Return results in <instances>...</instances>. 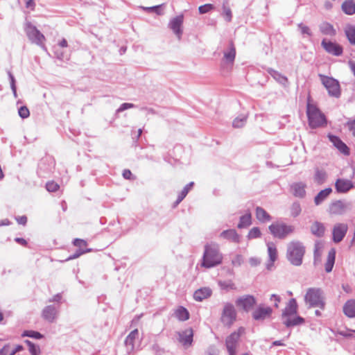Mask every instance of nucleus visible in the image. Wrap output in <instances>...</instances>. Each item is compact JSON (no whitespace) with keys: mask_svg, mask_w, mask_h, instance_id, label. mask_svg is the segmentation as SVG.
Listing matches in <instances>:
<instances>
[{"mask_svg":"<svg viewBox=\"0 0 355 355\" xmlns=\"http://www.w3.org/2000/svg\"><path fill=\"white\" fill-rule=\"evenodd\" d=\"M223 260V255L220 252L219 246L217 243H207L205 245V250L202 257V266L210 268L219 265Z\"/></svg>","mask_w":355,"mask_h":355,"instance_id":"nucleus-1","label":"nucleus"},{"mask_svg":"<svg viewBox=\"0 0 355 355\" xmlns=\"http://www.w3.org/2000/svg\"><path fill=\"white\" fill-rule=\"evenodd\" d=\"M304 252V247L300 242L292 241L288 244L286 257L291 264L300 266Z\"/></svg>","mask_w":355,"mask_h":355,"instance_id":"nucleus-2","label":"nucleus"},{"mask_svg":"<svg viewBox=\"0 0 355 355\" xmlns=\"http://www.w3.org/2000/svg\"><path fill=\"white\" fill-rule=\"evenodd\" d=\"M304 301L309 307L324 309L325 306L323 292L320 288H309L304 295Z\"/></svg>","mask_w":355,"mask_h":355,"instance_id":"nucleus-3","label":"nucleus"},{"mask_svg":"<svg viewBox=\"0 0 355 355\" xmlns=\"http://www.w3.org/2000/svg\"><path fill=\"white\" fill-rule=\"evenodd\" d=\"M306 114L309 125L311 128H316L326 123L324 115L314 104L311 103L309 101L307 103Z\"/></svg>","mask_w":355,"mask_h":355,"instance_id":"nucleus-4","label":"nucleus"},{"mask_svg":"<svg viewBox=\"0 0 355 355\" xmlns=\"http://www.w3.org/2000/svg\"><path fill=\"white\" fill-rule=\"evenodd\" d=\"M352 209L351 202L345 200L333 201L329 207V213L334 216H343L350 211Z\"/></svg>","mask_w":355,"mask_h":355,"instance_id":"nucleus-5","label":"nucleus"},{"mask_svg":"<svg viewBox=\"0 0 355 355\" xmlns=\"http://www.w3.org/2000/svg\"><path fill=\"white\" fill-rule=\"evenodd\" d=\"M236 315L237 313L234 306L230 302L225 303L220 317V321L223 324L230 328L236 321Z\"/></svg>","mask_w":355,"mask_h":355,"instance_id":"nucleus-6","label":"nucleus"},{"mask_svg":"<svg viewBox=\"0 0 355 355\" xmlns=\"http://www.w3.org/2000/svg\"><path fill=\"white\" fill-rule=\"evenodd\" d=\"M268 229L274 237L279 239H285L288 234L294 232L293 226L279 223L271 224Z\"/></svg>","mask_w":355,"mask_h":355,"instance_id":"nucleus-7","label":"nucleus"},{"mask_svg":"<svg viewBox=\"0 0 355 355\" xmlns=\"http://www.w3.org/2000/svg\"><path fill=\"white\" fill-rule=\"evenodd\" d=\"M322 84L331 96L338 98L340 95V85L338 80L322 74H319Z\"/></svg>","mask_w":355,"mask_h":355,"instance_id":"nucleus-8","label":"nucleus"},{"mask_svg":"<svg viewBox=\"0 0 355 355\" xmlns=\"http://www.w3.org/2000/svg\"><path fill=\"white\" fill-rule=\"evenodd\" d=\"M25 31L29 40L34 44L41 46L45 49L44 41L45 37L40 31L37 29L35 26L32 25L31 23L26 24Z\"/></svg>","mask_w":355,"mask_h":355,"instance_id":"nucleus-9","label":"nucleus"},{"mask_svg":"<svg viewBox=\"0 0 355 355\" xmlns=\"http://www.w3.org/2000/svg\"><path fill=\"white\" fill-rule=\"evenodd\" d=\"M244 333L245 329L241 327H239L236 331H234L227 337L225 340V345L230 355H236L238 341L241 336Z\"/></svg>","mask_w":355,"mask_h":355,"instance_id":"nucleus-10","label":"nucleus"},{"mask_svg":"<svg viewBox=\"0 0 355 355\" xmlns=\"http://www.w3.org/2000/svg\"><path fill=\"white\" fill-rule=\"evenodd\" d=\"M321 46L327 53L334 56H340L343 54V47L336 42H331L327 39H323L321 42Z\"/></svg>","mask_w":355,"mask_h":355,"instance_id":"nucleus-11","label":"nucleus"},{"mask_svg":"<svg viewBox=\"0 0 355 355\" xmlns=\"http://www.w3.org/2000/svg\"><path fill=\"white\" fill-rule=\"evenodd\" d=\"M348 230L346 223H338L334 225L332 230L333 241L336 243H340L345 236Z\"/></svg>","mask_w":355,"mask_h":355,"instance_id":"nucleus-12","label":"nucleus"},{"mask_svg":"<svg viewBox=\"0 0 355 355\" xmlns=\"http://www.w3.org/2000/svg\"><path fill=\"white\" fill-rule=\"evenodd\" d=\"M236 57V49L231 43L227 50L223 52V58L221 60V65L223 68H232Z\"/></svg>","mask_w":355,"mask_h":355,"instance_id":"nucleus-13","label":"nucleus"},{"mask_svg":"<svg viewBox=\"0 0 355 355\" xmlns=\"http://www.w3.org/2000/svg\"><path fill=\"white\" fill-rule=\"evenodd\" d=\"M255 304V298L250 295L241 296L236 300V305L238 307L242 308L245 311H250Z\"/></svg>","mask_w":355,"mask_h":355,"instance_id":"nucleus-14","label":"nucleus"},{"mask_svg":"<svg viewBox=\"0 0 355 355\" xmlns=\"http://www.w3.org/2000/svg\"><path fill=\"white\" fill-rule=\"evenodd\" d=\"M178 336V341L182 344V345L187 348L190 347L193 342V331L191 328L186 329L184 331L177 332Z\"/></svg>","mask_w":355,"mask_h":355,"instance_id":"nucleus-15","label":"nucleus"},{"mask_svg":"<svg viewBox=\"0 0 355 355\" xmlns=\"http://www.w3.org/2000/svg\"><path fill=\"white\" fill-rule=\"evenodd\" d=\"M272 313L270 306H259L252 313V318L255 320H264L269 318Z\"/></svg>","mask_w":355,"mask_h":355,"instance_id":"nucleus-16","label":"nucleus"},{"mask_svg":"<svg viewBox=\"0 0 355 355\" xmlns=\"http://www.w3.org/2000/svg\"><path fill=\"white\" fill-rule=\"evenodd\" d=\"M59 313V307L54 305H49L42 310V318L49 322H53Z\"/></svg>","mask_w":355,"mask_h":355,"instance_id":"nucleus-17","label":"nucleus"},{"mask_svg":"<svg viewBox=\"0 0 355 355\" xmlns=\"http://www.w3.org/2000/svg\"><path fill=\"white\" fill-rule=\"evenodd\" d=\"M138 336L139 331L137 329H135L132 330L125 338V345L126 347L127 353L128 354H130L136 349L135 346V341L138 338ZM137 349L138 350L139 348L137 347Z\"/></svg>","mask_w":355,"mask_h":355,"instance_id":"nucleus-18","label":"nucleus"},{"mask_svg":"<svg viewBox=\"0 0 355 355\" xmlns=\"http://www.w3.org/2000/svg\"><path fill=\"white\" fill-rule=\"evenodd\" d=\"M183 24V16L179 15L173 18L169 23V27L173 30L180 40L182 34V25Z\"/></svg>","mask_w":355,"mask_h":355,"instance_id":"nucleus-19","label":"nucleus"},{"mask_svg":"<svg viewBox=\"0 0 355 355\" xmlns=\"http://www.w3.org/2000/svg\"><path fill=\"white\" fill-rule=\"evenodd\" d=\"M353 187L352 182L347 179L339 178L335 182V188L338 193H347Z\"/></svg>","mask_w":355,"mask_h":355,"instance_id":"nucleus-20","label":"nucleus"},{"mask_svg":"<svg viewBox=\"0 0 355 355\" xmlns=\"http://www.w3.org/2000/svg\"><path fill=\"white\" fill-rule=\"evenodd\" d=\"M266 245L268 248V254L269 257V260L266 264V268L268 270H271L272 267L273 266L274 262L277 259V250L274 243L268 242Z\"/></svg>","mask_w":355,"mask_h":355,"instance_id":"nucleus-21","label":"nucleus"},{"mask_svg":"<svg viewBox=\"0 0 355 355\" xmlns=\"http://www.w3.org/2000/svg\"><path fill=\"white\" fill-rule=\"evenodd\" d=\"M329 139L334 146L343 154L345 155H349V149L347 145L343 142L339 137L329 135Z\"/></svg>","mask_w":355,"mask_h":355,"instance_id":"nucleus-22","label":"nucleus"},{"mask_svg":"<svg viewBox=\"0 0 355 355\" xmlns=\"http://www.w3.org/2000/svg\"><path fill=\"white\" fill-rule=\"evenodd\" d=\"M306 184L303 182H296L291 185V192L297 198H302L306 195Z\"/></svg>","mask_w":355,"mask_h":355,"instance_id":"nucleus-23","label":"nucleus"},{"mask_svg":"<svg viewBox=\"0 0 355 355\" xmlns=\"http://www.w3.org/2000/svg\"><path fill=\"white\" fill-rule=\"evenodd\" d=\"M297 302L295 299H291L288 303V305L285 308L282 313V318H285L288 316L295 315L297 313Z\"/></svg>","mask_w":355,"mask_h":355,"instance_id":"nucleus-24","label":"nucleus"},{"mask_svg":"<svg viewBox=\"0 0 355 355\" xmlns=\"http://www.w3.org/2000/svg\"><path fill=\"white\" fill-rule=\"evenodd\" d=\"M211 293V290L208 287L201 288L195 291L193 298L198 302H201L210 297Z\"/></svg>","mask_w":355,"mask_h":355,"instance_id":"nucleus-25","label":"nucleus"},{"mask_svg":"<svg viewBox=\"0 0 355 355\" xmlns=\"http://www.w3.org/2000/svg\"><path fill=\"white\" fill-rule=\"evenodd\" d=\"M220 236L236 243H239L240 241L239 235L237 234L236 231L233 229L227 230L222 232L220 234Z\"/></svg>","mask_w":355,"mask_h":355,"instance_id":"nucleus-26","label":"nucleus"},{"mask_svg":"<svg viewBox=\"0 0 355 355\" xmlns=\"http://www.w3.org/2000/svg\"><path fill=\"white\" fill-rule=\"evenodd\" d=\"M320 32L323 35L329 36H334L336 34V31L331 24L324 21L319 26Z\"/></svg>","mask_w":355,"mask_h":355,"instance_id":"nucleus-27","label":"nucleus"},{"mask_svg":"<svg viewBox=\"0 0 355 355\" xmlns=\"http://www.w3.org/2000/svg\"><path fill=\"white\" fill-rule=\"evenodd\" d=\"M336 258V250L334 248H331L329 252L327 259V261L325 263V271L327 272H330L334 267L335 263Z\"/></svg>","mask_w":355,"mask_h":355,"instance_id":"nucleus-28","label":"nucleus"},{"mask_svg":"<svg viewBox=\"0 0 355 355\" xmlns=\"http://www.w3.org/2000/svg\"><path fill=\"white\" fill-rule=\"evenodd\" d=\"M344 313L349 318L355 317V300H348L343 306Z\"/></svg>","mask_w":355,"mask_h":355,"instance_id":"nucleus-29","label":"nucleus"},{"mask_svg":"<svg viewBox=\"0 0 355 355\" xmlns=\"http://www.w3.org/2000/svg\"><path fill=\"white\" fill-rule=\"evenodd\" d=\"M325 227L324 225L320 222L315 221L311 227V232L316 236L321 237L324 235Z\"/></svg>","mask_w":355,"mask_h":355,"instance_id":"nucleus-30","label":"nucleus"},{"mask_svg":"<svg viewBox=\"0 0 355 355\" xmlns=\"http://www.w3.org/2000/svg\"><path fill=\"white\" fill-rule=\"evenodd\" d=\"M332 192L331 188H327L320 191L314 198V202L316 205H320Z\"/></svg>","mask_w":355,"mask_h":355,"instance_id":"nucleus-31","label":"nucleus"},{"mask_svg":"<svg viewBox=\"0 0 355 355\" xmlns=\"http://www.w3.org/2000/svg\"><path fill=\"white\" fill-rule=\"evenodd\" d=\"M283 322L286 327H291L303 323L304 319L300 316H288L283 318Z\"/></svg>","mask_w":355,"mask_h":355,"instance_id":"nucleus-32","label":"nucleus"},{"mask_svg":"<svg viewBox=\"0 0 355 355\" xmlns=\"http://www.w3.org/2000/svg\"><path fill=\"white\" fill-rule=\"evenodd\" d=\"M256 217L261 223H266L271 220V216L261 207L256 208Z\"/></svg>","mask_w":355,"mask_h":355,"instance_id":"nucleus-33","label":"nucleus"},{"mask_svg":"<svg viewBox=\"0 0 355 355\" xmlns=\"http://www.w3.org/2000/svg\"><path fill=\"white\" fill-rule=\"evenodd\" d=\"M174 315L180 321H186L189 318V311L183 306H179L175 310Z\"/></svg>","mask_w":355,"mask_h":355,"instance_id":"nucleus-34","label":"nucleus"},{"mask_svg":"<svg viewBox=\"0 0 355 355\" xmlns=\"http://www.w3.org/2000/svg\"><path fill=\"white\" fill-rule=\"evenodd\" d=\"M268 72L278 83L282 85H286L288 83V78L279 72L272 69H268Z\"/></svg>","mask_w":355,"mask_h":355,"instance_id":"nucleus-35","label":"nucleus"},{"mask_svg":"<svg viewBox=\"0 0 355 355\" xmlns=\"http://www.w3.org/2000/svg\"><path fill=\"white\" fill-rule=\"evenodd\" d=\"M342 9L347 15L355 13V3L353 0H347L342 4Z\"/></svg>","mask_w":355,"mask_h":355,"instance_id":"nucleus-36","label":"nucleus"},{"mask_svg":"<svg viewBox=\"0 0 355 355\" xmlns=\"http://www.w3.org/2000/svg\"><path fill=\"white\" fill-rule=\"evenodd\" d=\"M9 348L10 345L8 344L5 345L3 347L0 349V355H15L16 353L24 349V347L20 345H17L13 351H10Z\"/></svg>","mask_w":355,"mask_h":355,"instance_id":"nucleus-37","label":"nucleus"},{"mask_svg":"<svg viewBox=\"0 0 355 355\" xmlns=\"http://www.w3.org/2000/svg\"><path fill=\"white\" fill-rule=\"evenodd\" d=\"M327 178V174L325 171L316 168L314 175V181L318 184H323Z\"/></svg>","mask_w":355,"mask_h":355,"instance_id":"nucleus-38","label":"nucleus"},{"mask_svg":"<svg viewBox=\"0 0 355 355\" xmlns=\"http://www.w3.org/2000/svg\"><path fill=\"white\" fill-rule=\"evenodd\" d=\"M345 35L352 45H355V26L347 25L345 28Z\"/></svg>","mask_w":355,"mask_h":355,"instance_id":"nucleus-39","label":"nucleus"},{"mask_svg":"<svg viewBox=\"0 0 355 355\" xmlns=\"http://www.w3.org/2000/svg\"><path fill=\"white\" fill-rule=\"evenodd\" d=\"M251 214L250 212L245 214V215L241 216L239 223L238 224V227L241 229L246 227H248L251 225Z\"/></svg>","mask_w":355,"mask_h":355,"instance_id":"nucleus-40","label":"nucleus"},{"mask_svg":"<svg viewBox=\"0 0 355 355\" xmlns=\"http://www.w3.org/2000/svg\"><path fill=\"white\" fill-rule=\"evenodd\" d=\"M193 185V182H191L190 183L187 184L182 190V191L178 195V199L175 202L176 205H178L187 195L189 191L191 190Z\"/></svg>","mask_w":355,"mask_h":355,"instance_id":"nucleus-41","label":"nucleus"},{"mask_svg":"<svg viewBox=\"0 0 355 355\" xmlns=\"http://www.w3.org/2000/svg\"><path fill=\"white\" fill-rule=\"evenodd\" d=\"M218 285L222 290H225L227 291L230 290H235L236 288L235 284L232 280L218 281Z\"/></svg>","mask_w":355,"mask_h":355,"instance_id":"nucleus-42","label":"nucleus"},{"mask_svg":"<svg viewBox=\"0 0 355 355\" xmlns=\"http://www.w3.org/2000/svg\"><path fill=\"white\" fill-rule=\"evenodd\" d=\"M290 211H291V216H293L294 218L298 216L302 211V208H301V205H300V202H293L291 206Z\"/></svg>","mask_w":355,"mask_h":355,"instance_id":"nucleus-43","label":"nucleus"},{"mask_svg":"<svg viewBox=\"0 0 355 355\" xmlns=\"http://www.w3.org/2000/svg\"><path fill=\"white\" fill-rule=\"evenodd\" d=\"M298 30L300 31V33L304 36L311 37L312 35V32L309 26L304 24L303 23H300L297 24Z\"/></svg>","mask_w":355,"mask_h":355,"instance_id":"nucleus-44","label":"nucleus"},{"mask_svg":"<svg viewBox=\"0 0 355 355\" xmlns=\"http://www.w3.org/2000/svg\"><path fill=\"white\" fill-rule=\"evenodd\" d=\"M25 343L28 346V349L31 355H38L40 354V349L38 345H35L28 340H26Z\"/></svg>","mask_w":355,"mask_h":355,"instance_id":"nucleus-45","label":"nucleus"},{"mask_svg":"<svg viewBox=\"0 0 355 355\" xmlns=\"http://www.w3.org/2000/svg\"><path fill=\"white\" fill-rule=\"evenodd\" d=\"M247 117L245 115H241L236 117L232 123V125L234 128H241L243 127L246 122Z\"/></svg>","mask_w":355,"mask_h":355,"instance_id":"nucleus-46","label":"nucleus"},{"mask_svg":"<svg viewBox=\"0 0 355 355\" xmlns=\"http://www.w3.org/2000/svg\"><path fill=\"white\" fill-rule=\"evenodd\" d=\"M21 336L23 337L28 336L36 339H40L43 337L40 333L34 331H25Z\"/></svg>","mask_w":355,"mask_h":355,"instance_id":"nucleus-47","label":"nucleus"},{"mask_svg":"<svg viewBox=\"0 0 355 355\" xmlns=\"http://www.w3.org/2000/svg\"><path fill=\"white\" fill-rule=\"evenodd\" d=\"M260 236H261L260 230L258 227H253L250 230V232L248 234V238L249 239H252L259 238V237H260Z\"/></svg>","mask_w":355,"mask_h":355,"instance_id":"nucleus-48","label":"nucleus"},{"mask_svg":"<svg viewBox=\"0 0 355 355\" xmlns=\"http://www.w3.org/2000/svg\"><path fill=\"white\" fill-rule=\"evenodd\" d=\"M60 186L54 182H49L46 184V188L49 192H55L58 190Z\"/></svg>","mask_w":355,"mask_h":355,"instance_id":"nucleus-49","label":"nucleus"},{"mask_svg":"<svg viewBox=\"0 0 355 355\" xmlns=\"http://www.w3.org/2000/svg\"><path fill=\"white\" fill-rule=\"evenodd\" d=\"M90 251H91V249H87V250L79 249L74 254L71 255L67 259V260H71V259H76V258L79 257L80 255H82V254H85L86 252H89Z\"/></svg>","mask_w":355,"mask_h":355,"instance_id":"nucleus-50","label":"nucleus"},{"mask_svg":"<svg viewBox=\"0 0 355 355\" xmlns=\"http://www.w3.org/2000/svg\"><path fill=\"white\" fill-rule=\"evenodd\" d=\"M212 9H214V6L212 4H209V3L200 6L198 8V10L200 14L207 13Z\"/></svg>","mask_w":355,"mask_h":355,"instance_id":"nucleus-51","label":"nucleus"},{"mask_svg":"<svg viewBox=\"0 0 355 355\" xmlns=\"http://www.w3.org/2000/svg\"><path fill=\"white\" fill-rule=\"evenodd\" d=\"M8 76H9L10 80V87L12 89L14 96L15 97H17V88H16V85H15V79L10 71H8Z\"/></svg>","mask_w":355,"mask_h":355,"instance_id":"nucleus-52","label":"nucleus"},{"mask_svg":"<svg viewBox=\"0 0 355 355\" xmlns=\"http://www.w3.org/2000/svg\"><path fill=\"white\" fill-rule=\"evenodd\" d=\"M18 113H19V115L22 119H26V118L28 117V116H29V114H30L29 110H28V107H26V106H21V107L19 109Z\"/></svg>","mask_w":355,"mask_h":355,"instance_id":"nucleus-53","label":"nucleus"},{"mask_svg":"<svg viewBox=\"0 0 355 355\" xmlns=\"http://www.w3.org/2000/svg\"><path fill=\"white\" fill-rule=\"evenodd\" d=\"M73 243L75 246L79 248V249H82L83 248L86 247L87 245L86 241L80 239H76Z\"/></svg>","mask_w":355,"mask_h":355,"instance_id":"nucleus-54","label":"nucleus"},{"mask_svg":"<svg viewBox=\"0 0 355 355\" xmlns=\"http://www.w3.org/2000/svg\"><path fill=\"white\" fill-rule=\"evenodd\" d=\"M243 263V257L240 254L236 255L232 260V264L234 266H240Z\"/></svg>","mask_w":355,"mask_h":355,"instance_id":"nucleus-55","label":"nucleus"},{"mask_svg":"<svg viewBox=\"0 0 355 355\" xmlns=\"http://www.w3.org/2000/svg\"><path fill=\"white\" fill-rule=\"evenodd\" d=\"M270 300L271 302H274V306L276 308L279 307V303L281 302L282 298L279 295H277L276 294H272L270 297Z\"/></svg>","mask_w":355,"mask_h":355,"instance_id":"nucleus-56","label":"nucleus"},{"mask_svg":"<svg viewBox=\"0 0 355 355\" xmlns=\"http://www.w3.org/2000/svg\"><path fill=\"white\" fill-rule=\"evenodd\" d=\"M223 12H224V15L225 17V19L227 21H230L232 19V11H231L230 8L224 5L223 6Z\"/></svg>","mask_w":355,"mask_h":355,"instance_id":"nucleus-57","label":"nucleus"},{"mask_svg":"<svg viewBox=\"0 0 355 355\" xmlns=\"http://www.w3.org/2000/svg\"><path fill=\"white\" fill-rule=\"evenodd\" d=\"M135 107V105L132 104V103H124L123 104L121 105V106L119 107V108L117 110V112H121L127 109H130V108H132Z\"/></svg>","mask_w":355,"mask_h":355,"instance_id":"nucleus-58","label":"nucleus"},{"mask_svg":"<svg viewBox=\"0 0 355 355\" xmlns=\"http://www.w3.org/2000/svg\"><path fill=\"white\" fill-rule=\"evenodd\" d=\"M249 263L252 266H257L260 264L261 261L257 257H251L249 259Z\"/></svg>","mask_w":355,"mask_h":355,"instance_id":"nucleus-59","label":"nucleus"},{"mask_svg":"<svg viewBox=\"0 0 355 355\" xmlns=\"http://www.w3.org/2000/svg\"><path fill=\"white\" fill-rule=\"evenodd\" d=\"M25 4L26 7L27 8L31 9V10H33L35 6V4L33 1V0H25Z\"/></svg>","mask_w":355,"mask_h":355,"instance_id":"nucleus-60","label":"nucleus"},{"mask_svg":"<svg viewBox=\"0 0 355 355\" xmlns=\"http://www.w3.org/2000/svg\"><path fill=\"white\" fill-rule=\"evenodd\" d=\"M347 125L349 130L352 131L353 136L355 137V119L352 121H349Z\"/></svg>","mask_w":355,"mask_h":355,"instance_id":"nucleus-61","label":"nucleus"},{"mask_svg":"<svg viewBox=\"0 0 355 355\" xmlns=\"http://www.w3.org/2000/svg\"><path fill=\"white\" fill-rule=\"evenodd\" d=\"M161 7V5L160 6H152V7H144V6H141L140 8L144 10H146V11H153V10H158V9Z\"/></svg>","mask_w":355,"mask_h":355,"instance_id":"nucleus-62","label":"nucleus"},{"mask_svg":"<svg viewBox=\"0 0 355 355\" xmlns=\"http://www.w3.org/2000/svg\"><path fill=\"white\" fill-rule=\"evenodd\" d=\"M132 175V173L130 170L125 169L123 172V176L125 179L130 180Z\"/></svg>","mask_w":355,"mask_h":355,"instance_id":"nucleus-63","label":"nucleus"},{"mask_svg":"<svg viewBox=\"0 0 355 355\" xmlns=\"http://www.w3.org/2000/svg\"><path fill=\"white\" fill-rule=\"evenodd\" d=\"M348 64H349L352 71L353 72L354 75L355 76V62L349 60L348 62Z\"/></svg>","mask_w":355,"mask_h":355,"instance_id":"nucleus-64","label":"nucleus"}]
</instances>
